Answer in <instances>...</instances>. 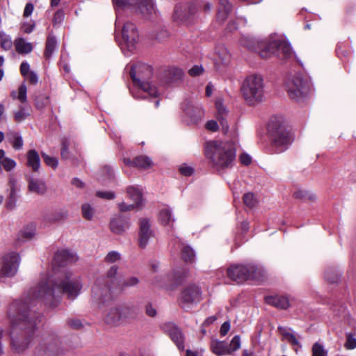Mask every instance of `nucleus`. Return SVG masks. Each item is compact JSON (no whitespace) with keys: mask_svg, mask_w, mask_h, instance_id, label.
Here are the masks:
<instances>
[{"mask_svg":"<svg viewBox=\"0 0 356 356\" xmlns=\"http://www.w3.org/2000/svg\"><path fill=\"white\" fill-rule=\"evenodd\" d=\"M81 289L78 280H70L69 277H60L58 272H53L50 277L42 281L32 292L35 299L44 300L51 297L56 291L67 294L70 298H74Z\"/></svg>","mask_w":356,"mask_h":356,"instance_id":"1","label":"nucleus"},{"mask_svg":"<svg viewBox=\"0 0 356 356\" xmlns=\"http://www.w3.org/2000/svg\"><path fill=\"white\" fill-rule=\"evenodd\" d=\"M204 154L209 163L218 170L231 167L235 159V151L232 145L227 143L207 142Z\"/></svg>","mask_w":356,"mask_h":356,"instance_id":"2","label":"nucleus"},{"mask_svg":"<svg viewBox=\"0 0 356 356\" xmlns=\"http://www.w3.org/2000/svg\"><path fill=\"white\" fill-rule=\"evenodd\" d=\"M93 293L95 298L98 300L99 309L108 323H115L123 317L128 316L129 309L127 307H118L114 305L111 302L112 297L108 288L102 290L95 289L93 290Z\"/></svg>","mask_w":356,"mask_h":356,"instance_id":"3","label":"nucleus"},{"mask_svg":"<svg viewBox=\"0 0 356 356\" xmlns=\"http://www.w3.org/2000/svg\"><path fill=\"white\" fill-rule=\"evenodd\" d=\"M241 92L245 102L250 106L262 102L265 97L262 77L257 74L248 76L242 83Z\"/></svg>","mask_w":356,"mask_h":356,"instance_id":"4","label":"nucleus"},{"mask_svg":"<svg viewBox=\"0 0 356 356\" xmlns=\"http://www.w3.org/2000/svg\"><path fill=\"white\" fill-rule=\"evenodd\" d=\"M152 74L151 67L145 63H137L132 66L130 70V76L134 83L149 97H156L159 95L158 90L148 81Z\"/></svg>","mask_w":356,"mask_h":356,"instance_id":"5","label":"nucleus"},{"mask_svg":"<svg viewBox=\"0 0 356 356\" xmlns=\"http://www.w3.org/2000/svg\"><path fill=\"white\" fill-rule=\"evenodd\" d=\"M268 130L273 152L279 154L287 149L292 143V138L284 127L276 119H272L268 124Z\"/></svg>","mask_w":356,"mask_h":356,"instance_id":"6","label":"nucleus"},{"mask_svg":"<svg viewBox=\"0 0 356 356\" xmlns=\"http://www.w3.org/2000/svg\"><path fill=\"white\" fill-rule=\"evenodd\" d=\"M118 6L125 8L136 14L148 17L155 13L152 0H113Z\"/></svg>","mask_w":356,"mask_h":356,"instance_id":"7","label":"nucleus"},{"mask_svg":"<svg viewBox=\"0 0 356 356\" xmlns=\"http://www.w3.org/2000/svg\"><path fill=\"white\" fill-rule=\"evenodd\" d=\"M264 47L259 51L260 56L263 58H268L271 54H276L279 58L287 59L291 58L293 52L289 43L282 40H275L267 44H261Z\"/></svg>","mask_w":356,"mask_h":356,"instance_id":"8","label":"nucleus"},{"mask_svg":"<svg viewBox=\"0 0 356 356\" xmlns=\"http://www.w3.org/2000/svg\"><path fill=\"white\" fill-rule=\"evenodd\" d=\"M263 275V268H227L229 277L238 283L246 280H260Z\"/></svg>","mask_w":356,"mask_h":356,"instance_id":"9","label":"nucleus"},{"mask_svg":"<svg viewBox=\"0 0 356 356\" xmlns=\"http://www.w3.org/2000/svg\"><path fill=\"white\" fill-rule=\"evenodd\" d=\"M197 7L195 3L177 5L172 15V20L177 24H188L197 13Z\"/></svg>","mask_w":356,"mask_h":356,"instance_id":"10","label":"nucleus"},{"mask_svg":"<svg viewBox=\"0 0 356 356\" xmlns=\"http://www.w3.org/2000/svg\"><path fill=\"white\" fill-rule=\"evenodd\" d=\"M288 94L291 99L299 100L307 93L306 83L301 74H296L286 82Z\"/></svg>","mask_w":356,"mask_h":356,"instance_id":"11","label":"nucleus"},{"mask_svg":"<svg viewBox=\"0 0 356 356\" xmlns=\"http://www.w3.org/2000/svg\"><path fill=\"white\" fill-rule=\"evenodd\" d=\"M202 292L196 285H189L185 287L179 296V304L184 309L197 304L201 300Z\"/></svg>","mask_w":356,"mask_h":356,"instance_id":"12","label":"nucleus"},{"mask_svg":"<svg viewBox=\"0 0 356 356\" xmlns=\"http://www.w3.org/2000/svg\"><path fill=\"white\" fill-rule=\"evenodd\" d=\"M213 59L216 68L220 71L231 63L232 56L225 45L219 44L215 48Z\"/></svg>","mask_w":356,"mask_h":356,"instance_id":"13","label":"nucleus"},{"mask_svg":"<svg viewBox=\"0 0 356 356\" xmlns=\"http://www.w3.org/2000/svg\"><path fill=\"white\" fill-rule=\"evenodd\" d=\"M122 36L127 48L131 51L136 47L138 40V33L135 24L126 22L122 29Z\"/></svg>","mask_w":356,"mask_h":356,"instance_id":"14","label":"nucleus"},{"mask_svg":"<svg viewBox=\"0 0 356 356\" xmlns=\"http://www.w3.org/2000/svg\"><path fill=\"white\" fill-rule=\"evenodd\" d=\"M27 304L22 300H14L9 307L8 316L10 320L15 323L18 321H24L26 318Z\"/></svg>","mask_w":356,"mask_h":356,"instance_id":"15","label":"nucleus"},{"mask_svg":"<svg viewBox=\"0 0 356 356\" xmlns=\"http://www.w3.org/2000/svg\"><path fill=\"white\" fill-rule=\"evenodd\" d=\"M78 259L79 257L74 252L67 249L58 250L54 257L55 264L59 266L72 265Z\"/></svg>","mask_w":356,"mask_h":356,"instance_id":"16","label":"nucleus"},{"mask_svg":"<svg viewBox=\"0 0 356 356\" xmlns=\"http://www.w3.org/2000/svg\"><path fill=\"white\" fill-rule=\"evenodd\" d=\"M153 237V232L149 220L143 218L139 221L138 244L140 248H145L149 240Z\"/></svg>","mask_w":356,"mask_h":356,"instance_id":"17","label":"nucleus"},{"mask_svg":"<svg viewBox=\"0 0 356 356\" xmlns=\"http://www.w3.org/2000/svg\"><path fill=\"white\" fill-rule=\"evenodd\" d=\"M265 301L267 304L281 309H286L290 307L289 299L286 296H266Z\"/></svg>","mask_w":356,"mask_h":356,"instance_id":"18","label":"nucleus"},{"mask_svg":"<svg viewBox=\"0 0 356 356\" xmlns=\"http://www.w3.org/2000/svg\"><path fill=\"white\" fill-rule=\"evenodd\" d=\"M129 227V220L121 216L113 218L110 222L111 230L117 234H122Z\"/></svg>","mask_w":356,"mask_h":356,"instance_id":"19","label":"nucleus"},{"mask_svg":"<svg viewBox=\"0 0 356 356\" xmlns=\"http://www.w3.org/2000/svg\"><path fill=\"white\" fill-rule=\"evenodd\" d=\"M10 194L6 202V207L9 210H13L16 205L17 199V192L19 191L17 181L13 177L9 180Z\"/></svg>","mask_w":356,"mask_h":356,"instance_id":"20","label":"nucleus"},{"mask_svg":"<svg viewBox=\"0 0 356 356\" xmlns=\"http://www.w3.org/2000/svg\"><path fill=\"white\" fill-rule=\"evenodd\" d=\"M45 182L42 179L29 178L28 180V190L29 192L40 195H44L47 191Z\"/></svg>","mask_w":356,"mask_h":356,"instance_id":"21","label":"nucleus"},{"mask_svg":"<svg viewBox=\"0 0 356 356\" xmlns=\"http://www.w3.org/2000/svg\"><path fill=\"white\" fill-rule=\"evenodd\" d=\"M219 5L217 11V19L223 22L232 11V5L229 0H218Z\"/></svg>","mask_w":356,"mask_h":356,"instance_id":"22","label":"nucleus"},{"mask_svg":"<svg viewBox=\"0 0 356 356\" xmlns=\"http://www.w3.org/2000/svg\"><path fill=\"white\" fill-rule=\"evenodd\" d=\"M67 211L64 209H58L47 213L44 220L46 222L53 224L65 220L67 218Z\"/></svg>","mask_w":356,"mask_h":356,"instance_id":"23","label":"nucleus"},{"mask_svg":"<svg viewBox=\"0 0 356 356\" xmlns=\"http://www.w3.org/2000/svg\"><path fill=\"white\" fill-rule=\"evenodd\" d=\"M15 51L19 54H28L33 50L31 42H26L23 38H17L14 41Z\"/></svg>","mask_w":356,"mask_h":356,"instance_id":"24","label":"nucleus"},{"mask_svg":"<svg viewBox=\"0 0 356 356\" xmlns=\"http://www.w3.org/2000/svg\"><path fill=\"white\" fill-rule=\"evenodd\" d=\"M2 263L3 267L17 266L20 264V256L15 252L6 253L2 257Z\"/></svg>","mask_w":356,"mask_h":356,"instance_id":"25","label":"nucleus"},{"mask_svg":"<svg viewBox=\"0 0 356 356\" xmlns=\"http://www.w3.org/2000/svg\"><path fill=\"white\" fill-rule=\"evenodd\" d=\"M211 349L218 356L231 354L228 345L223 341H213L211 343Z\"/></svg>","mask_w":356,"mask_h":356,"instance_id":"26","label":"nucleus"},{"mask_svg":"<svg viewBox=\"0 0 356 356\" xmlns=\"http://www.w3.org/2000/svg\"><path fill=\"white\" fill-rule=\"evenodd\" d=\"M40 161L39 154L35 150L31 149L27 152V165L33 171L36 172L40 168Z\"/></svg>","mask_w":356,"mask_h":356,"instance_id":"27","label":"nucleus"},{"mask_svg":"<svg viewBox=\"0 0 356 356\" xmlns=\"http://www.w3.org/2000/svg\"><path fill=\"white\" fill-rule=\"evenodd\" d=\"M127 196L134 202L139 203V207H142L143 200L140 190L134 186H129L127 188Z\"/></svg>","mask_w":356,"mask_h":356,"instance_id":"28","label":"nucleus"},{"mask_svg":"<svg viewBox=\"0 0 356 356\" xmlns=\"http://www.w3.org/2000/svg\"><path fill=\"white\" fill-rule=\"evenodd\" d=\"M36 227L33 224H29L24 226L19 232V236L22 241L31 240L35 234Z\"/></svg>","mask_w":356,"mask_h":356,"instance_id":"29","label":"nucleus"},{"mask_svg":"<svg viewBox=\"0 0 356 356\" xmlns=\"http://www.w3.org/2000/svg\"><path fill=\"white\" fill-rule=\"evenodd\" d=\"M159 220L165 226H172L175 219L172 216L170 210L165 208L159 213Z\"/></svg>","mask_w":356,"mask_h":356,"instance_id":"30","label":"nucleus"},{"mask_svg":"<svg viewBox=\"0 0 356 356\" xmlns=\"http://www.w3.org/2000/svg\"><path fill=\"white\" fill-rule=\"evenodd\" d=\"M8 141L12 144L15 149H20L23 146V140L22 136L15 132H10L7 134Z\"/></svg>","mask_w":356,"mask_h":356,"instance_id":"31","label":"nucleus"},{"mask_svg":"<svg viewBox=\"0 0 356 356\" xmlns=\"http://www.w3.org/2000/svg\"><path fill=\"white\" fill-rule=\"evenodd\" d=\"M26 92V86L24 84H22L19 87L18 91L13 90L11 92L10 96L13 99H18L22 103H25L27 101Z\"/></svg>","mask_w":356,"mask_h":356,"instance_id":"32","label":"nucleus"},{"mask_svg":"<svg viewBox=\"0 0 356 356\" xmlns=\"http://www.w3.org/2000/svg\"><path fill=\"white\" fill-rule=\"evenodd\" d=\"M134 165L136 168L146 170L152 166V162L147 156H139L134 159Z\"/></svg>","mask_w":356,"mask_h":356,"instance_id":"33","label":"nucleus"},{"mask_svg":"<svg viewBox=\"0 0 356 356\" xmlns=\"http://www.w3.org/2000/svg\"><path fill=\"white\" fill-rule=\"evenodd\" d=\"M57 45L56 40L54 37L49 35L47 38V42H46V47L44 51V57L47 59H49L54 51L55 50Z\"/></svg>","mask_w":356,"mask_h":356,"instance_id":"34","label":"nucleus"},{"mask_svg":"<svg viewBox=\"0 0 356 356\" xmlns=\"http://www.w3.org/2000/svg\"><path fill=\"white\" fill-rule=\"evenodd\" d=\"M293 196L297 199H300L305 201L309 200L314 202L316 200V195L314 193L305 190L296 191L294 193Z\"/></svg>","mask_w":356,"mask_h":356,"instance_id":"35","label":"nucleus"},{"mask_svg":"<svg viewBox=\"0 0 356 356\" xmlns=\"http://www.w3.org/2000/svg\"><path fill=\"white\" fill-rule=\"evenodd\" d=\"M170 336L177 344L179 349L183 350L184 346L183 344V336L181 331L178 328H174L170 332Z\"/></svg>","mask_w":356,"mask_h":356,"instance_id":"36","label":"nucleus"},{"mask_svg":"<svg viewBox=\"0 0 356 356\" xmlns=\"http://www.w3.org/2000/svg\"><path fill=\"white\" fill-rule=\"evenodd\" d=\"M240 44L250 50H257L255 40L250 35H243L240 39Z\"/></svg>","mask_w":356,"mask_h":356,"instance_id":"37","label":"nucleus"},{"mask_svg":"<svg viewBox=\"0 0 356 356\" xmlns=\"http://www.w3.org/2000/svg\"><path fill=\"white\" fill-rule=\"evenodd\" d=\"M218 119L222 127L225 132L228 131V125L225 118V108L220 104H217Z\"/></svg>","mask_w":356,"mask_h":356,"instance_id":"38","label":"nucleus"},{"mask_svg":"<svg viewBox=\"0 0 356 356\" xmlns=\"http://www.w3.org/2000/svg\"><path fill=\"white\" fill-rule=\"evenodd\" d=\"M0 43L1 47L5 51L11 49L13 46L11 38L3 33H0Z\"/></svg>","mask_w":356,"mask_h":356,"instance_id":"39","label":"nucleus"},{"mask_svg":"<svg viewBox=\"0 0 356 356\" xmlns=\"http://www.w3.org/2000/svg\"><path fill=\"white\" fill-rule=\"evenodd\" d=\"M49 104V97L40 95L35 98V106L38 109H42Z\"/></svg>","mask_w":356,"mask_h":356,"instance_id":"40","label":"nucleus"},{"mask_svg":"<svg viewBox=\"0 0 356 356\" xmlns=\"http://www.w3.org/2000/svg\"><path fill=\"white\" fill-rule=\"evenodd\" d=\"M182 258L186 262H193L195 258V253L193 250L189 246H184L181 250Z\"/></svg>","mask_w":356,"mask_h":356,"instance_id":"41","label":"nucleus"},{"mask_svg":"<svg viewBox=\"0 0 356 356\" xmlns=\"http://www.w3.org/2000/svg\"><path fill=\"white\" fill-rule=\"evenodd\" d=\"M81 211L85 219L88 220L92 219L95 214V210L89 204H83L81 207Z\"/></svg>","mask_w":356,"mask_h":356,"instance_id":"42","label":"nucleus"},{"mask_svg":"<svg viewBox=\"0 0 356 356\" xmlns=\"http://www.w3.org/2000/svg\"><path fill=\"white\" fill-rule=\"evenodd\" d=\"M30 115V113L23 106H20L19 111L15 112L14 119L17 122H21Z\"/></svg>","mask_w":356,"mask_h":356,"instance_id":"43","label":"nucleus"},{"mask_svg":"<svg viewBox=\"0 0 356 356\" xmlns=\"http://www.w3.org/2000/svg\"><path fill=\"white\" fill-rule=\"evenodd\" d=\"M312 352V356H327V351L318 342L313 345Z\"/></svg>","mask_w":356,"mask_h":356,"instance_id":"44","label":"nucleus"},{"mask_svg":"<svg viewBox=\"0 0 356 356\" xmlns=\"http://www.w3.org/2000/svg\"><path fill=\"white\" fill-rule=\"evenodd\" d=\"M243 202L248 207L253 208L257 205V201L253 193H248L243 195Z\"/></svg>","mask_w":356,"mask_h":356,"instance_id":"45","label":"nucleus"},{"mask_svg":"<svg viewBox=\"0 0 356 356\" xmlns=\"http://www.w3.org/2000/svg\"><path fill=\"white\" fill-rule=\"evenodd\" d=\"M282 334L289 342L291 343L295 346L294 350L296 353H298L301 346L296 337L289 332H283Z\"/></svg>","mask_w":356,"mask_h":356,"instance_id":"46","label":"nucleus"},{"mask_svg":"<svg viewBox=\"0 0 356 356\" xmlns=\"http://www.w3.org/2000/svg\"><path fill=\"white\" fill-rule=\"evenodd\" d=\"M118 208L120 211L126 212L132 211L135 209H140L141 207H139V203H133L131 204H127L123 202L118 204Z\"/></svg>","mask_w":356,"mask_h":356,"instance_id":"47","label":"nucleus"},{"mask_svg":"<svg viewBox=\"0 0 356 356\" xmlns=\"http://www.w3.org/2000/svg\"><path fill=\"white\" fill-rule=\"evenodd\" d=\"M42 158L44 159V163L47 165L53 168L54 169L57 168V166H58V160H57L56 158L53 157V156H49V155H47V154H46L44 153H42Z\"/></svg>","mask_w":356,"mask_h":356,"instance_id":"48","label":"nucleus"},{"mask_svg":"<svg viewBox=\"0 0 356 356\" xmlns=\"http://www.w3.org/2000/svg\"><path fill=\"white\" fill-rule=\"evenodd\" d=\"M120 254L115 251H111L105 257V261L108 264H114L120 260Z\"/></svg>","mask_w":356,"mask_h":356,"instance_id":"49","label":"nucleus"},{"mask_svg":"<svg viewBox=\"0 0 356 356\" xmlns=\"http://www.w3.org/2000/svg\"><path fill=\"white\" fill-rule=\"evenodd\" d=\"M65 14L62 10H58L55 14L52 19L54 26L59 25L64 19Z\"/></svg>","mask_w":356,"mask_h":356,"instance_id":"50","label":"nucleus"},{"mask_svg":"<svg viewBox=\"0 0 356 356\" xmlns=\"http://www.w3.org/2000/svg\"><path fill=\"white\" fill-rule=\"evenodd\" d=\"M16 165V163L15 162L14 160L11 159H9V158H6V159H3V160L2 161V164H1V166L6 170V171H10L11 170H13Z\"/></svg>","mask_w":356,"mask_h":356,"instance_id":"51","label":"nucleus"},{"mask_svg":"<svg viewBox=\"0 0 356 356\" xmlns=\"http://www.w3.org/2000/svg\"><path fill=\"white\" fill-rule=\"evenodd\" d=\"M228 347L231 350V353L239 349L241 347L240 337L238 336L234 337Z\"/></svg>","mask_w":356,"mask_h":356,"instance_id":"52","label":"nucleus"},{"mask_svg":"<svg viewBox=\"0 0 356 356\" xmlns=\"http://www.w3.org/2000/svg\"><path fill=\"white\" fill-rule=\"evenodd\" d=\"M17 273V268H0V277L6 278L14 276Z\"/></svg>","mask_w":356,"mask_h":356,"instance_id":"53","label":"nucleus"},{"mask_svg":"<svg viewBox=\"0 0 356 356\" xmlns=\"http://www.w3.org/2000/svg\"><path fill=\"white\" fill-rule=\"evenodd\" d=\"M35 28V24L34 22L29 23V22H24L22 24L21 29L25 33H31Z\"/></svg>","mask_w":356,"mask_h":356,"instance_id":"54","label":"nucleus"},{"mask_svg":"<svg viewBox=\"0 0 356 356\" xmlns=\"http://www.w3.org/2000/svg\"><path fill=\"white\" fill-rule=\"evenodd\" d=\"M179 171L184 176H190L193 174V169L190 166L181 165L179 168Z\"/></svg>","mask_w":356,"mask_h":356,"instance_id":"55","label":"nucleus"},{"mask_svg":"<svg viewBox=\"0 0 356 356\" xmlns=\"http://www.w3.org/2000/svg\"><path fill=\"white\" fill-rule=\"evenodd\" d=\"M345 347L348 350H352L356 348V339L350 336L348 337L347 341L345 343Z\"/></svg>","mask_w":356,"mask_h":356,"instance_id":"56","label":"nucleus"},{"mask_svg":"<svg viewBox=\"0 0 356 356\" xmlns=\"http://www.w3.org/2000/svg\"><path fill=\"white\" fill-rule=\"evenodd\" d=\"M202 72L203 68L202 66L195 65L189 70L188 73L191 76H195L201 74Z\"/></svg>","mask_w":356,"mask_h":356,"instance_id":"57","label":"nucleus"},{"mask_svg":"<svg viewBox=\"0 0 356 356\" xmlns=\"http://www.w3.org/2000/svg\"><path fill=\"white\" fill-rule=\"evenodd\" d=\"M33 10H34V6H33V3H26V6L24 8V13H23L24 17H29L33 13Z\"/></svg>","mask_w":356,"mask_h":356,"instance_id":"58","label":"nucleus"},{"mask_svg":"<svg viewBox=\"0 0 356 356\" xmlns=\"http://www.w3.org/2000/svg\"><path fill=\"white\" fill-rule=\"evenodd\" d=\"M29 70L30 67L29 63H27L26 62H22L21 63L20 72L24 76H27L30 73Z\"/></svg>","mask_w":356,"mask_h":356,"instance_id":"59","label":"nucleus"},{"mask_svg":"<svg viewBox=\"0 0 356 356\" xmlns=\"http://www.w3.org/2000/svg\"><path fill=\"white\" fill-rule=\"evenodd\" d=\"M205 127L207 129L216 131L218 129L217 122L215 120H209L207 122Z\"/></svg>","mask_w":356,"mask_h":356,"instance_id":"60","label":"nucleus"},{"mask_svg":"<svg viewBox=\"0 0 356 356\" xmlns=\"http://www.w3.org/2000/svg\"><path fill=\"white\" fill-rule=\"evenodd\" d=\"M240 161L242 164H243L245 165H248L249 164L251 163L252 159L248 154L243 153L240 156Z\"/></svg>","mask_w":356,"mask_h":356,"instance_id":"61","label":"nucleus"},{"mask_svg":"<svg viewBox=\"0 0 356 356\" xmlns=\"http://www.w3.org/2000/svg\"><path fill=\"white\" fill-rule=\"evenodd\" d=\"M97 195L99 197H102V198H105V199H108V200H111L113 198H114L115 197V195L112 192H102V191H98L97 193Z\"/></svg>","mask_w":356,"mask_h":356,"instance_id":"62","label":"nucleus"},{"mask_svg":"<svg viewBox=\"0 0 356 356\" xmlns=\"http://www.w3.org/2000/svg\"><path fill=\"white\" fill-rule=\"evenodd\" d=\"M31 84H36L38 81V75L34 72H30V73L26 76Z\"/></svg>","mask_w":356,"mask_h":356,"instance_id":"63","label":"nucleus"},{"mask_svg":"<svg viewBox=\"0 0 356 356\" xmlns=\"http://www.w3.org/2000/svg\"><path fill=\"white\" fill-rule=\"evenodd\" d=\"M145 313L147 316L154 317L156 314V310L152 305L149 304L145 307Z\"/></svg>","mask_w":356,"mask_h":356,"instance_id":"64","label":"nucleus"}]
</instances>
